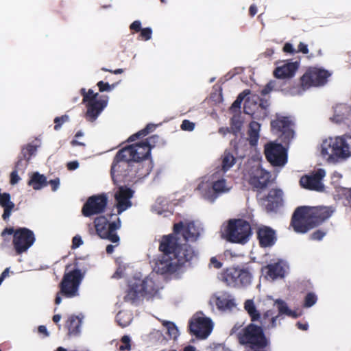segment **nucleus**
Here are the masks:
<instances>
[{
    "label": "nucleus",
    "mask_w": 351,
    "mask_h": 351,
    "mask_svg": "<svg viewBox=\"0 0 351 351\" xmlns=\"http://www.w3.org/2000/svg\"><path fill=\"white\" fill-rule=\"evenodd\" d=\"M153 168L150 147L140 143L127 145L114 157L110 175L115 184L133 182L149 174Z\"/></svg>",
    "instance_id": "1"
},
{
    "label": "nucleus",
    "mask_w": 351,
    "mask_h": 351,
    "mask_svg": "<svg viewBox=\"0 0 351 351\" xmlns=\"http://www.w3.org/2000/svg\"><path fill=\"white\" fill-rule=\"evenodd\" d=\"M235 334L239 343L251 350H263L269 346L270 340L265 334L264 328L254 322L241 328V325L235 324L230 335Z\"/></svg>",
    "instance_id": "2"
},
{
    "label": "nucleus",
    "mask_w": 351,
    "mask_h": 351,
    "mask_svg": "<svg viewBox=\"0 0 351 351\" xmlns=\"http://www.w3.org/2000/svg\"><path fill=\"white\" fill-rule=\"evenodd\" d=\"M321 154L329 161L345 160L351 156V134H346L324 139Z\"/></svg>",
    "instance_id": "3"
},
{
    "label": "nucleus",
    "mask_w": 351,
    "mask_h": 351,
    "mask_svg": "<svg viewBox=\"0 0 351 351\" xmlns=\"http://www.w3.org/2000/svg\"><path fill=\"white\" fill-rule=\"evenodd\" d=\"M331 73L324 69L309 67L300 78V84L289 89L292 95H301L311 87L323 86L328 82Z\"/></svg>",
    "instance_id": "4"
},
{
    "label": "nucleus",
    "mask_w": 351,
    "mask_h": 351,
    "mask_svg": "<svg viewBox=\"0 0 351 351\" xmlns=\"http://www.w3.org/2000/svg\"><path fill=\"white\" fill-rule=\"evenodd\" d=\"M69 267L70 265L66 266V271L59 284L60 291L57 293L55 298L56 305L61 303V296L71 298L79 295V287L84 278V274L78 268L68 271Z\"/></svg>",
    "instance_id": "5"
},
{
    "label": "nucleus",
    "mask_w": 351,
    "mask_h": 351,
    "mask_svg": "<svg viewBox=\"0 0 351 351\" xmlns=\"http://www.w3.org/2000/svg\"><path fill=\"white\" fill-rule=\"evenodd\" d=\"M178 234H174L173 232L171 234H169L167 235H164L162 237L160 245L158 247L159 250L162 252L163 255L165 256H168L169 258L172 256L175 259H179V257L177 256L178 252H182V254H180V256L185 257L184 255H187L191 253V261L196 256L197 254L194 249L189 244H179L178 243V238L177 237Z\"/></svg>",
    "instance_id": "6"
},
{
    "label": "nucleus",
    "mask_w": 351,
    "mask_h": 351,
    "mask_svg": "<svg viewBox=\"0 0 351 351\" xmlns=\"http://www.w3.org/2000/svg\"><path fill=\"white\" fill-rule=\"evenodd\" d=\"M251 235V226L242 219H234L228 221L222 237L228 241L235 243H245Z\"/></svg>",
    "instance_id": "7"
},
{
    "label": "nucleus",
    "mask_w": 351,
    "mask_h": 351,
    "mask_svg": "<svg viewBox=\"0 0 351 351\" xmlns=\"http://www.w3.org/2000/svg\"><path fill=\"white\" fill-rule=\"evenodd\" d=\"M109 219L106 216H99L95 219L94 224L97 234L103 239H106L114 243H119V237L116 232L121 228V220L117 217L116 220L110 221L116 214H108Z\"/></svg>",
    "instance_id": "8"
},
{
    "label": "nucleus",
    "mask_w": 351,
    "mask_h": 351,
    "mask_svg": "<svg viewBox=\"0 0 351 351\" xmlns=\"http://www.w3.org/2000/svg\"><path fill=\"white\" fill-rule=\"evenodd\" d=\"M221 278L228 286L239 288L251 284L252 274L248 268L228 267L223 271Z\"/></svg>",
    "instance_id": "9"
},
{
    "label": "nucleus",
    "mask_w": 351,
    "mask_h": 351,
    "mask_svg": "<svg viewBox=\"0 0 351 351\" xmlns=\"http://www.w3.org/2000/svg\"><path fill=\"white\" fill-rule=\"evenodd\" d=\"M183 252L181 251L177 255L179 259H175L173 257L165 256L162 255L161 259H159L156 263L155 269L158 273L161 274H173L179 271L182 267L190 265L191 262V253L188 254L185 257H181L180 254Z\"/></svg>",
    "instance_id": "10"
},
{
    "label": "nucleus",
    "mask_w": 351,
    "mask_h": 351,
    "mask_svg": "<svg viewBox=\"0 0 351 351\" xmlns=\"http://www.w3.org/2000/svg\"><path fill=\"white\" fill-rule=\"evenodd\" d=\"M291 225L294 231L298 233H306L316 227L308 206H300L295 210L291 217Z\"/></svg>",
    "instance_id": "11"
},
{
    "label": "nucleus",
    "mask_w": 351,
    "mask_h": 351,
    "mask_svg": "<svg viewBox=\"0 0 351 351\" xmlns=\"http://www.w3.org/2000/svg\"><path fill=\"white\" fill-rule=\"evenodd\" d=\"M269 106L267 99L254 95L245 101L243 112L245 114L251 115L253 119H263L267 116L266 110Z\"/></svg>",
    "instance_id": "12"
},
{
    "label": "nucleus",
    "mask_w": 351,
    "mask_h": 351,
    "mask_svg": "<svg viewBox=\"0 0 351 351\" xmlns=\"http://www.w3.org/2000/svg\"><path fill=\"white\" fill-rule=\"evenodd\" d=\"M264 153L268 162L273 166L282 167L287 162V151L280 143H267L265 145Z\"/></svg>",
    "instance_id": "13"
},
{
    "label": "nucleus",
    "mask_w": 351,
    "mask_h": 351,
    "mask_svg": "<svg viewBox=\"0 0 351 351\" xmlns=\"http://www.w3.org/2000/svg\"><path fill=\"white\" fill-rule=\"evenodd\" d=\"M293 122L287 117H277L276 119L271 121V129L279 134L282 143L287 144L294 137V130L293 127Z\"/></svg>",
    "instance_id": "14"
},
{
    "label": "nucleus",
    "mask_w": 351,
    "mask_h": 351,
    "mask_svg": "<svg viewBox=\"0 0 351 351\" xmlns=\"http://www.w3.org/2000/svg\"><path fill=\"white\" fill-rule=\"evenodd\" d=\"M34 241V234L31 230L27 228H19L15 230L12 243L18 254L26 252Z\"/></svg>",
    "instance_id": "15"
},
{
    "label": "nucleus",
    "mask_w": 351,
    "mask_h": 351,
    "mask_svg": "<svg viewBox=\"0 0 351 351\" xmlns=\"http://www.w3.org/2000/svg\"><path fill=\"white\" fill-rule=\"evenodd\" d=\"M107 204L108 197L106 194L90 196L83 205L82 213L86 217L102 213L104 211Z\"/></svg>",
    "instance_id": "16"
},
{
    "label": "nucleus",
    "mask_w": 351,
    "mask_h": 351,
    "mask_svg": "<svg viewBox=\"0 0 351 351\" xmlns=\"http://www.w3.org/2000/svg\"><path fill=\"white\" fill-rule=\"evenodd\" d=\"M212 329V321L208 317H198L189 322L190 332L199 339H206Z\"/></svg>",
    "instance_id": "17"
},
{
    "label": "nucleus",
    "mask_w": 351,
    "mask_h": 351,
    "mask_svg": "<svg viewBox=\"0 0 351 351\" xmlns=\"http://www.w3.org/2000/svg\"><path fill=\"white\" fill-rule=\"evenodd\" d=\"M326 172L323 169H319L310 175H305L301 177L300 184L302 187L316 191H322L324 184L322 180L325 176Z\"/></svg>",
    "instance_id": "18"
},
{
    "label": "nucleus",
    "mask_w": 351,
    "mask_h": 351,
    "mask_svg": "<svg viewBox=\"0 0 351 351\" xmlns=\"http://www.w3.org/2000/svg\"><path fill=\"white\" fill-rule=\"evenodd\" d=\"M174 234H182L186 241H195L199 237L200 232L193 221L184 223L183 221L174 223Z\"/></svg>",
    "instance_id": "19"
},
{
    "label": "nucleus",
    "mask_w": 351,
    "mask_h": 351,
    "mask_svg": "<svg viewBox=\"0 0 351 351\" xmlns=\"http://www.w3.org/2000/svg\"><path fill=\"white\" fill-rule=\"evenodd\" d=\"M270 173L263 169L257 167L254 168L250 177L249 184L254 190L259 191L267 187L270 182Z\"/></svg>",
    "instance_id": "20"
},
{
    "label": "nucleus",
    "mask_w": 351,
    "mask_h": 351,
    "mask_svg": "<svg viewBox=\"0 0 351 351\" xmlns=\"http://www.w3.org/2000/svg\"><path fill=\"white\" fill-rule=\"evenodd\" d=\"M134 191L126 186H120L114 195L117 202V215H120L128 208L132 206L130 199L133 197Z\"/></svg>",
    "instance_id": "21"
},
{
    "label": "nucleus",
    "mask_w": 351,
    "mask_h": 351,
    "mask_svg": "<svg viewBox=\"0 0 351 351\" xmlns=\"http://www.w3.org/2000/svg\"><path fill=\"white\" fill-rule=\"evenodd\" d=\"M283 192L278 189H271L268 194L262 198L267 213L276 212L283 205Z\"/></svg>",
    "instance_id": "22"
},
{
    "label": "nucleus",
    "mask_w": 351,
    "mask_h": 351,
    "mask_svg": "<svg viewBox=\"0 0 351 351\" xmlns=\"http://www.w3.org/2000/svg\"><path fill=\"white\" fill-rule=\"evenodd\" d=\"M244 308L248 313L251 322H255L260 321L263 328L266 326L269 322V318L274 314L273 311L267 310L263 314V316L261 317L260 312L256 309L252 300H247L245 302Z\"/></svg>",
    "instance_id": "23"
},
{
    "label": "nucleus",
    "mask_w": 351,
    "mask_h": 351,
    "mask_svg": "<svg viewBox=\"0 0 351 351\" xmlns=\"http://www.w3.org/2000/svg\"><path fill=\"white\" fill-rule=\"evenodd\" d=\"M36 151L37 147L31 143L24 146L21 149V154L18 157L14 169L19 171H24L27 167L32 156L36 154Z\"/></svg>",
    "instance_id": "24"
},
{
    "label": "nucleus",
    "mask_w": 351,
    "mask_h": 351,
    "mask_svg": "<svg viewBox=\"0 0 351 351\" xmlns=\"http://www.w3.org/2000/svg\"><path fill=\"white\" fill-rule=\"evenodd\" d=\"M256 234L259 245L261 247H270L275 244L277 240L275 230L269 226H263L258 228Z\"/></svg>",
    "instance_id": "25"
},
{
    "label": "nucleus",
    "mask_w": 351,
    "mask_h": 351,
    "mask_svg": "<svg viewBox=\"0 0 351 351\" xmlns=\"http://www.w3.org/2000/svg\"><path fill=\"white\" fill-rule=\"evenodd\" d=\"M300 66L298 61L289 62L282 66H278L274 71V75L278 79H286L293 77Z\"/></svg>",
    "instance_id": "26"
},
{
    "label": "nucleus",
    "mask_w": 351,
    "mask_h": 351,
    "mask_svg": "<svg viewBox=\"0 0 351 351\" xmlns=\"http://www.w3.org/2000/svg\"><path fill=\"white\" fill-rule=\"evenodd\" d=\"M108 104L106 99L95 100L86 103L87 111L85 117L88 121H94L106 108Z\"/></svg>",
    "instance_id": "27"
},
{
    "label": "nucleus",
    "mask_w": 351,
    "mask_h": 351,
    "mask_svg": "<svg viewBox=\"0 0 351 351\" xmlns=\"http://www.w3.org/2000/svg\"><path fill=\"white\" fill-rule=\"evenodd\" d=\"M308 210L315 226L322 224L324 221L328 219L334 211L330 207L326 206H308Z\"/></svg>",
    "instance_id": "28"
},
{
    "label": "nucleus",
    "mask_w": 351,
    "mask_h": 351,
    "mask_svg": "<svg viewBox=\"0 0 351 351\" xmlns=\"http://www.w3.org/2000/svg\"><path fill=\"white\" fill-rule=\"evenodd\" d=\"M82 320L79 316L71 315L68 317L64 327L68 330L69 337H77L81 332Z\"/></svg>",
    "instance_id": "29"
},
{
    "label": "nucleus",
    "mask_w": 351,
    "mask_h": 351,
    "mask_svg": "<svg viewBox=\"0 0 351 351\" xmlns=\"http://www.w3.org/2000/svg\"><path fill=\"white\" fill-rule=\"evenodd\" d=\"M136 280L143 296L154 295L158 292V287L152 278L146 277L143 280Z\"/></svg>",
    "instance_id": "30"
},
{
    "label": "nucleus",
    "mask_w": 351,
    "mask_h": 351,
    "mask_svg": "<svg viewBox=\"0 0 351 351\" xmlns=\"http://www.w3.org/2000/svg\"><path fill=\"white\" fill-rule=\"evenodd\" d=\"M351 115V107L346 104H337L334 108L332 121L336 123H341Z\"/></svg>",
    "instance_id": "31"
},
{
    "label": "nucleus",
    "mask_w": 351,
    "mask_h": 351,
    "mask_svg": "<svg viewBox=\"0 0 351 351\" xmlns=\"http://www.w3.org/2000/svg\"><path fill=\"white\" fill-rule=\"evenodd\" d=\"M263 271L265 272L266 276L274 280L279 277H283L285 270L280 262L274 264H269L263 268Z\"/></svg>",
    "instance_id": "32"
},
{
    "label": "nucleus",
    "mask_w": 351,
    "mask_h": 351,
    "mask_svg": "<svg viewBox=\"0 0 351 351\" xmlns=\"http://www.w3.org/2000/svg\"><path fill=\"white\" fill-rule=\"evenodd\" d=\"M140 296H143L141 289L138 287V284L136 280L134 279L133 282L129 285V288L126 291V294L124 296V301L131 303L136 302Z\"/></svg>",
    "instance_id": "33"
},
{
    "label": "nucleus",
    "mask_w": 351,
    "mask_h": 351,
    "mask_svg": "<svg viewBox=\"0 0 351 351\" xmlns=\"http://www.w3.org/2000/svg\"><path fill=\"white\" fill-rule=\"evenodd\" d=\"M274 304L277 307L278 312V315L281 317H282L284 315H286L287 317L295 319L300 316V314H298L297 312L290 309L287 304L282 299L275 300Z\"/></svg>",
    "instance_id": "34"
},
{
    "label": "nucleus",
    "mask_w": 351,
    "mask_h": 351,
    "mask_svg": "<svg viewBox=\"0 0 351 351\" xmlns=\"http://www.w3.org/2000/svg\"><path fill=\"white\" fill-rule=\"evenodd\" d=\"M27 184L34 190H40L46 186L48 184V182L44 175L40 174L38 172H35L32 175Z\"/></svg>",
    "instance_id": "35"
},
{
    "label": "nucleus",
    "mask_w": 351,
    "mask_h": 351,
    "mask_svg": "<svg viewBox=\"0 0 351 351\" xmlns=\"http://www.w3.org/2000/svg\"><path fill=\"white\" fill-rule=\"evenodd\" d=\"M261 125L256 121H251L249 125L248 140L252 146L256 145L259 139V131Z\"/></svg>",
    "instance_id": "36"
},
{
    "label": "nucleus",
    "mask_w": 351,
    "mask_h": 351,
    "mask_svg": "<svg viewBox=\"0 0 351 351\" xmlns=\"http://www.w3.org/2000/svg\"><path fill=\"white\" fill-rule=\"evenodd\" d=\"M236 162V158L230 152L225 151L222 156V171L226 172Z\"/></svg>",
    "instance_id": "37"
},
{
    "label": "nucleus",
    "mask_w": 351,
    "mask_h": 351,
    "mask_svg": "<svg viewBox=\"0 0 351 351\" xmlns=\"http://www.w3.org/2000/svg\"><path fill=\"white\" fill-rule=\"evenodd\" d=\"M243 124V121L241 119V115H234L231 119L230 123V128L231 130V133L234 136H237V135L241 132Z\"/></svg>",
    "instance_id": "38"
},
{
    "label": "nucleus",
    "mask_w": 351,
    "mask_h": 351,
    "mask_svg": "<svg viewBox=\"0 0 351 351\" xmlns=\"http://www.w3.org/2000/svg\"><path fill=\"white\" fill-rule=\"evenodd\" d=\"M155 128H156V125L154 124L149 123L146 125V127L145 128H143V129L141 130L140 131H138V132L131 135L128 138V142H132L138 138H143L144 136H147L149 133L154 131L155 130Z\"/></svg>",
    "instance_id": "39"
},
{
    "label": "nucleus",
    "mask_w": 351,
    "mask_h": 351,
    "mask_svg": "<svg viewBox=\"0 0 351 351\" xmlns=\"http://www.w3.org/2000/svg\"><path fill=\"white\" fill-rule=\"evenodd\" d=\"M117 324L122 328L128 326L131 321V315L126 311H120L116 315Z\"/></svg>",
    "instance_id": "40"
},
{
    "label": "nucleus",
    "mask_w": 351,
    "mask_h": 351,
    "mask_svg": "<svg viewBox=\"0 0 351 351\" xmlns=\"http://www.w3.org/2000/svg\"><path fill=\"white\" fill-rule=\"evenodd\" d=\"M212 189L216 193L226 192L228 190L226 188V180L224 178H221L213 181Z\"/></svg>",
    "instance_id": "41"
},
{
    "label": "nucleus",
    "mask_w": 351,
    "mask_h": 351,
    "mask_svg": "<svg viewBox=\"0 0 351 351\" xmlns=\"http://www.w3.org/2000/svg\"><path fill=\"white\" fill-rule=\"evenodd\" d=\"M80 93L83 96L82 102L88 103L97 100L98 93H94L92 89H89L87 92L84 88H81Z\"/></svg>",
    "instance_id": "42"
},
{
    "label": "nucleus",
    "mask_w": 351,
    "mask_h": 351,
    "mask_svg": "<svg viewBox=\"0 0 351 351\" xmlns=\"http://www.w3.org/2000/svg\"><path fill=\"white\" fill-rule=\"evenodd\" d=\"M250 93V90H244L242 93H241L238 97H237L236 100L232 103L230 110L232 111L236 110H239L241 108V103L243 102L244 98L249 95Z\"/></svg>",
    "instance_id": "43"
},
{
    "label": "nucleus",
    "mask_w": 351,
    "mask_h": 351,
    "mask_svg": "<svg viewBox=\"0 0 351 351\" xmlns=\"http://www.w3.org/2000/svg\"><path fill=\"white\" fill-rule=\"evenodd\" d=\"M165 325L167 328L169 338L176 339L179 335V332L176 325L171 322H167Z\"/></svg>",
    "instance_id": "44"
},
{
    "label": "nucleus",
    "mask_w": 351,
    "mask_h": 351,
    "mask_svg": "<svg viewBox=\"0 0 351 351\" xmlns=\"http://www.w3.org/2000/svg\"><path fill=\"white\" fill-rule=\"evenodd\" d=\"M70 120V118H69V116L67 115V114H64V115H62L61 117H56L54 119H53V123H54V130L56 131H58L59 130L62 125L64 123H66V122H69Z\"/></svg>",
    "instance_id": "45"
},
{
    "label": "nucleus",
    "mask_w": 351,
    "mask_h": 351,
    "mask_svg": "<svg viewBox=\"0 0 351 351\" xmlns=\"http://www.w3.org/2000/svg\"><path fill=\"white\" fill-rule=\"evenodd\" d=\"M317 300V295L314 293H308L304 298V306L306 308L311 307L316 303Z\"/></svg>",
    "instance_id": "46"
},
{
    "label": "nucleus",
    "mask_w": 351,
    "mask_h": 351,
    "mask_svg": "<svg viewBox=\"0 0 351 351\" xmlns=\"http://www.w3.org/2000/svg\"><path fill=\"white\" fill-rule=\"evenodd\" d=\"M121 341V344L119 347L120 351H129L131 350L130 339L128 336L124 335L122 337Z\"/></svg>",
    "instance_id": "47"
},
{
    "label": "nucleus",
    "mask_w": 351,
    "mask_h": 351,
    "mask_svg": "<svg viewBox=\"0 0 351 351\" xmlns=\"http://www.w3.org/2000/svg\"><path fill=\"white\" fill-rule=\"evenodd\" d=\"M282 318L283 317H280L278 315H274L273 314L265 328L268 330L276 328L277 326V321Z\"/></svg>",
    "instance_id": "48"
},
{
    "label": "nucleus",
    "mask_w": 351,
    "mask_h": 351,
    "mask_svg": "<svg viewBox=\"0 0 351 351\" xmlns=\"http://www.w3.org/2000/svg\"><path fill=\"white\" fill-rule=\"evenodd\" d=\"M152 35V29L150 27L143 28L140 32L139 36L143 40H149Z\"/></svg>",
    "instance_id": "49"
},
{
    "label": "nucleus",
    "mask_w": 351,
    "mask_h": 351,
    "mask_svg": "<svg viewBox=\"0 0 351 351\" xmlns=\"http://www.w3.org/2000/svg\"><path fill=\"white\" fill-rule=\"evenodd\" d=\"M99 90L100 92H104V91H110L112 88H114L116 86V84H112V85H110L108 82H104L103 81H99L97 84Z\"/></svg>",
    "instance_id": "50"
},
{
    "label": "nucleus",
    "mask_w": 351,
    "mask_h": 351,
    "mask_svg": "<svg viewBox=\"0 0 351 351\" xmlns=\"http://www.w3.org/2000/svg\"><path fill=\"white\" fill-rule=\"evenodd\" d=\"M159 139V136L157 135H153L146 138L145 141H142L143 143L147 144L150 147V151L153 147L156 146V144L158 143Z\"/></svg>",
    "instance_id": "51"
},
{
    "label": "nucleus",
    "mask_w": 351,
    "mask_h": 351,
    "mask_svg": "<svg viewBox=\"0 0 351 351\" xmlns=\"http://www.w3.org/2000/svg\"><path fill=\"white\" fill-rule=\"evenodd\" d=\"M180 128L182 130L192 131L195 128V124L189 120L185 119L182 121Z\"/></svg>",
    "instance_id": "52"
},
{
    "label": "nucleus",
    "mask_w": 351,
    "mask_h": 351,
    "mask_svg": "<svg viewBox=\"0 0 351 351\" xmlns=\"http://www.w3.org/2000/svg\"><path fill=\"white\" fill-rule=\"evenodd\" d=\"M325 235L326 232L322 230H317L311 234L310 238L311 240L320 241Z\"/></svg>",
    "instance_id": "53"
},
{
    "label": "nucleus",
    "mask_w": 351,
    "mask_h": 351,
    "mask_svg": "<svg viewBox=\"0 0 351 351\" xmlns=\"http://www.w3.org/2000/svg\"><path fill=\"white\" fill-rule=\"evenodd\" d=\"M142 29L143 28H141V23L140 21H134L130 25V29L132 34L140 32Z\"/></svg>",
    "instance_id": "54"
},
{
    "label": "nucleus",
    "mask_w": 351,
    "mask_h": 351,
    "mask_svg": "<svg viewBox=\"0 0 351 351\" xmlns=\"http://www.w3.org/2000/svg\"><path fill=\"white\" fill-rule=\"evenodd\" d=\"M274 82H269V83H267L261 91V96H265L267 94H269L274 89Z\"/></svg>",
    "instance_id": "55"
},
{
    "label": "nucleus",
    "mask_w": 351,
    "mask_h": 351,
    "mask_svg": "<svg viewBox=\"0 0 351 351\" xmlns=\"http://www.w3.org/2000/svg\"><path fill=\"white\" fill-rule=\"evenodd\" d=\"M342 196L347 201V204L351 207V189H344L342 191Z\"/></svg>",
    "instance_id": "56"
},
{
    "label": "nucleus",
    "mask_w": 351,
    "mask_h": 351,
    "mask_svg": "<svg viewBox=\"0 0 351 351\" xmlns=\"http://www.w3.org/2000/svg\"><path fill=\"white\" fill-rule=\"evenodd\" d=\"M83 243L82 239L80 236L76 235L72 239V248L75 249L79 247Z\"/></svg>",
    "instance_id": "57"
},
{
    "label": "nucleus",
    "mask_w": 351,
    "mask_h": 351,
    "mask_svg": "<svg viewBox=\"0 0 351 351\" xmlns=\"http://www.w3.org/2000/svg\"><path fill=\"white\" fill-rule=\"evenodd\" d=\"M282 50L285 53H290V54L296 53V49H295L293 48V45L289 43H287L285 44Z\"/></svg>",
    "instance_id": "58"
},
{
    "label": "nucleus",
    "mask_w": 351,
    "mask_h": 351,
    "mask_svg": "<svg viewBox=\"0 0 351 351\" xmlns=\"http://www.w3.org/2000/svg\"><path fill=\"white\" fill-rule=\"evenodd\" d=\"M18 171L16 169H14L12 173H10V182L11 184L14 185L18 183V182L20 180V177L18 176Z\"/></svg>",
    "instance_id": "59"
},
{
    "label": "nucleus",
    "mask_w": 351,
    "mask_h": 351,
    "mask_svg": "<svg viewBox=\"0 0 351 351\" xmlns=\"http://www.w3.org/2000/svg\"><path fill=\"white\" fill-rule=\"evenodd\" d=\"M302 53L303 54H307L308 53V45L302 42H300L298 46L296 53Z\"/></svg>",
    "instance_id": "60"
},
{
    "label": "nucleus",
    "mask_w": 351,
    "mask_h": 351,
    "mask_svg": "<svg viewBox=\"0 0 351 351\" xmlns=\"http://www.w3.org/2000/svg\"><path fill=\"white\" fill-rule=\"evenodd\" d=\"M48 184H49L51 185L52 191H55L59 187L60 180H59V178H56V179H53V180H51L48 182Z\"/></svg>",
    "instance_id": "61"
},
{
    "label": "nucleus",
    "mask_w": 351,
    "mask_h": 351,
    "mask_svg": "<svg viewBox=\"0 0 351 351\" xmlns=\"http://www.w3.org/2000/svg\"><path fill=\"white\" fill-rule=\"evenodd\" d=\"M210 263L216 269H219L222 267V263L218 261L216 257H212Z\"/></svg>",
    "instance_id": "62"
},
{
    "label": "nucleus",
    "mask_w": 351,
    "mask_h": 351,
    "mask_svg": "<svg viewBox=\"0 0 351 351\" xmlns=\"http://www.w3.org/2000/svg\"><path fill=\"white\" fill-rule=\"evenodd\" d=\"M67 169L70 171H73L79 167V163L77 161H72L67 163Z\"/></svg>",
    "instance_id": "63"
},
{
    "label": "nucleus",
    "mask_w": 351,
    "mask_h": 351,
    "mask_svg": "<svg viewBox=\"0 0 351 351\" xmlns=\"http://www.w3.org/2000/svg\"><path fill=\"white\" fill-rule=\"evenodd\" d=\"M38 330L39 333L43 334L44 335V337H49V333L47 331L45 326H43V325L39 326L38 328Z\"/></svg>",
    "instance_id": "64"
}]
</instances>
